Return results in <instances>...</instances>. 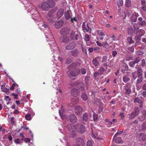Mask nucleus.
Masks as SVG:
<instances>
[{"label": "nucleus", "mask_w": 146, "mask_h": 146, "mask_svg": "<svg viewBox=\"0 0 146 146\" xmlns=\"http://www.w3.org/2000/svg\"><path fill=\"white\" fill-rule=\"evenodd\" d=\"M66 74L69 78L73 80H75V77L78 75L77 72L70 69H68L67 71Z\"/></svg>", "instance_id": "f257e3e1"}, {"label": "nucleus", "mask_w": 146, "mask_h": 146, "mask_svg": "<svg viewBox=\"0 0 146 146\" xmlns=\"http://www.w3.org/2000/svg\"><path fill=\"white\" fill-rule=\"evenodd\" d=\"M71 31L70 27L64 26L61 29L60 33L62 36H64L69 34Z\"/></svg>", "instance_id": "f03ea898"}, {"label": "nucleus", "mask_w": 146, "mask_h": 146, "mask_svg": "<svg viewBox=\"0 0 146 146\" xmlns=\"http://www.w3.org/2000/svg\"><path fill=\"white\" fill-rule=\"evenodd\" d=\"M76 130L81 133H83L86 131V128L82 124L80 123H77L75 125Z\"/></svg>", "instance_id": "7ed1b4c3"}, {"label": "nucleus", "mask_w": 146, "mask_h": 146, "mask_svg": "<svg viewBox=\"0 0 146 146\" xmlns=\"http://www.w3.org/2000/svg\"><path fill=\"white\" fill-rule=\"evenodd\" d=\"M79 36L77 33L74 31H72L70 35V38L71 40H77Z\"/></svg>", "instance_id": "20e7f679"}, {"label": "nucleus", "mask_w": 146, "mask_h": 146, "mask_svg": "<svg viewBox=\"0 0 146 146\" xmlns=\"http://www.w3.org/2000/svg\"><path fill=\"white\" fill-rule=\"evenodd\" d=\"M76 44L73 41L68 43L65 46V49L67 50H71L74 49L76 47Z\"/></svg>", "instance_id": "39448f33"}, {"label": "nucleus", "mask_w": 146, "mask_h": 146, "mask_svg": "<svg viewBox=\"0 0 146 146\" xmlns=\"http://www.w3.org/2000/svg\"><path fill=\"white\" fill-rule=\"evenodd\" d=\"M76 145L79 146H84L85 144V142L83 138L78 137L76 139Z\"/></svg>", "instance_id": "423d86ee"}, {"label": "nucleus", "mask_w": 146, "mask_h": 146, "mask_svg": "<svg viewBox=\"0 0 146 146\" xmlns=\"http://www.w3.org/2000/svg\"><path fill=\"white\" fill-rule=\"evenodd\" d=\"M80 53L79 50L77 49H72L69 52V53L70 56H73L74 57H76L78 56Z\"/></svg>", "instance_id": "0eeeda50"}, {"label": "nucleus", "mask_w": 146, "mask_h": 146, "mask_svg": "<svg viewBox=\"0 0 146 146\" xmlns=\"http://www.w3.org/2000/svg\"><path fill=\"white\" fill-rule=\"evenodd\" d=\"M83 111V109L79 106H77L75 107V112L77 115H82Z\"/></svg>", "instance_id": "6e6552de"}, {"label": "nucleus", "mask_w": 146, "mask_h": 146, "mask_svg": "<svg viewBox=\"0 0 146 146\" xmlns=\"http://www.w3.org/2000/svg\"><path fill=\"white\" fill-rule=\"evenodd\" d=\"M39 6L44 11H47L49 9L47 1L43 2L42 4L40 5Z\"/></svg>", "instance_id": "1a4fd4ad"}, {"label": "nucleus", "mask_w": 146, "mask_h": 146, "mask_svg": "<svg viewBox=\"0 0 146 146\" xmlns=\"http://www.w3.org/2000/svg\"><path fill=\"white\" fill-rule=\"evenodd\" d=\"M80 90L78 89L73 88L71 91V93L72 96L74 97H76L80 94Z\"/></svg>", "instance_id": "9d476101"}, {"label": "nucleus", "mask_w": 146, "mask_h": 146, "mask_svg": "<svg viewBox=\"0 0 146 146\" xmlns=\"http://www.w3.org/2000/svg\"><path fill=\"white\" fill-rule=\"evenodd\" d=\"M82 28L84 32H88L91 31V29L90 27L88 24H87V25H85L84 22L83 23L82 25Z\"/></svg>", "instance_id": "9b49d317"}, {"label": "nucleus", "mask_w": 146, "mask_h": 146, "mask_svg": "<svg viewBox=\"0 0 146 146\" xmlns=\"http://www.w3.org/2000/svg\"><path fill=\"white\" fill-rule=\"evenodd\" d=\"M64 23L63 21L62 20H59L54 23V26L56 28L59 29L63 26Z\"/></svg>", "instance_id": "f8f14e48"}, {"label": "nucleus", "mask_w": 146, "mask_h": 146, "mask_svg": "<svg viewBox=\"0 0 146 146\" xmlns=\"http://www.w3.org/2000/svg\"><path fill=\"white\" fill-rule=\"evenodd\" d=\"M88 121V115L86 113L83 114L82 120L81 122L83 124L85 125L86 123L85 122H87Z\"/></svg>", "instance_id": "ddd939ff"}, {"label": "nucleus", "mask_w": 146, "mask_h": 146, "mask_svg": "<svg viewBox=\"0 0 146 146\" xmlns=\"http://www.w3.org/2000/svg\"><path fill=\"white\" fill-rule=\"evenodd\" d=\"M69 120L70 122L73 123H75L77 122V119L74 114H72L70 115Z\"/></svg>", "instance_id": "4468645a"}, {"label": "nucleus", "mask_w": 146, "mask_h": 146, "mask_svg": "<svg viewBox=\"0 0 146 146\" xmlns=\"http://www.w3.org/2000/svg\"><path fill=\"white\" fill-rule=\"evenodd\" d=\"M68 130L71 133H73L76 131V126L72 124H68L67 126Z\"/></svg>", "instance_id": "2eb2a0df"}, {"label": "nucleus", "mask_w": 146, "mask_h": 146, "mask_svg": "<svg viewBox=\"0 0 146 146\" xmlns=\"http://www.w3.org/2000/svg\"><path fill=\"white\" fill-rule=\"evenodd\" d=\"M76 86L79 89V90L83 91L84 90V83L82 82H77Z\"/></svg>", "instance_id": "dca6fc26"}, {"label": "nucleus", "mask_w": 146, "mask_h": 146, "mask_svg": "<svg viewBox=\"0 0 146 146\" xmlns=\"http://www.w3.org/2000/svg\"><path fill=\"white\" fill-rule=\"evenodd\" d=\"M138 21H139V24L141 27H144L146 26V21L143 18L140 17L138 18Z\"/></svg>", "instance_id": "f3484780"}, {"label": "nucleus", "mask_w": 146, "mask_h": 146, "mask_svg": "<svg viewBox=\"0 0 146 146\" xmlns=\"http://www.w3.org/2000/svg\"><path fill=\"white\" fill-rule=\"evenodd\" d=\"M56 11L53 9H50L48 12L47 14L46 15V19L48 18H52L53 17V14Z\"/></svg>", "instance_id": "a211bd4d"}, {"label": "nucleus", "mask_w": 146, "mask_h": 146, "mask_svg": "<svg viewBox=\"0 0 146 146\" xmlns=\"http://www.w3.org/2000/svg\"><path fill=\"white\" fill-rule=\"evenodd\" d=\"M125 88V93L127 95L130 94L131 92L130 86H129L128 84H126L125 86L124 87Z\"/></svg>", "instance_id": "6ab92c4d"}, {"label": "nucleus", "mask_w": 146, "mask_h": 146, "mask_svg": "<svg viewBox=\"0 0 146 146\" xmlns=\"http://www.w3.org/2000/svg\"><path fill=\"white\" fill-rule=\"evenodd\" d=\"M102 62L103 63V64H102V65L104 66H108V64L107 57L106 56H103L102 58Z\"/></svg>", "instance_id": "aec40b11"}, {"label": "nucleus", "mask_w": 146, "mask_h": 146, "mask_svg": "<svg viewBox=\"0 0 146 146\" xmlns=\"http://www.w3.org/2000/svg\"><path fill=\"white\" fill-rule=\"evenodd\" d=\"M49 8L54 7L55 5V2L53 0H48L47 1Z\"/></svg>", "instance_id": "412c9836"}, {"label": "nucleus", "mask_w": 146, "mask_h": 146, "mask_svg": "<svg viewBox=\"0 0 146 146\" xmlns=\"http://www.w3.org/2000/svg\"><path fill=\"white\" fill-rule=\"evenodd\" d=\"M100 57L98 56L96 57L92 61L93 64L95 66H98L99 64L98 59H100Z\"/></svg>", "instance_id": "4be33fe9"}, {"label": "nucleus", "mask_w": 146, "mask_h": 146, "mask_svg": "<svg viewBox=\"0 0 146 146\" xmlns=\"http://www.w3.org/2000/svg\"><path fill=\"white\" fill-rule=\"evenodd\" d=\"M36 14H32V18L35 21H38V19L40 17V15L38 13V11H36Z\"/></svg>", "instance_id": "5701e85b"}, {"label": "nucleus", "mask_w": 146, "mask_h": 146, "mask_svg": "<svg viewBox=\"0 0 146 146\" xmlns=\"http://www.w3.org/2000/svg\"><path fill=\"white\" fill-rule=\"evenodd\" d=\"M70 38L68 36H63L62 38V42L65 43H67L70 41Z\"/></svg>", "instance_id": "b1692460"}, {"label": "nucleus", "mask_w": 146, "mask_h": 146, "mask_svg": "<svg viewBox=\"0 0 146 146\" xmlns=\"http://www.w3.org/2000/svg\"><path fill=\"white\" fill-rule=\"evenodd\" d=\"M77 65V63L76 62H73L68 67V69H74L75 68Z\"/></svg>", "instance_id": "393cba45"}, {"label": "nucleus", "mask_w": 146, "mask_h": 146, "mask_svg": "<svg viewBox=\"0 0 146 146\" xmlns=\"http://www.w3.org/2000/svg\"><path fill=\"white\" fill-rule=\"evenodd\" d=\"M63 10L62 9H59L58 11L56 14L57 17L58 18L61 17L63 15Z\"/></svg>", "instance_id": "a878e982"}, {"label": "nucleus", "mask_w": 146, "mask_h": 146, "mask_svg": "<svg viewBox=\"0 0 146 146\" xmlns=\"http://www.w3.org/2000/svg\"><path fill=\"white\" fill-rule=\"evenodd\" d=\"M5 86L4 85H2L1 86V89L2 91L5 92V93L7 95L9 94V89L5 87Z\"/></svg>", "instance_id": "bb28decb"}, {"label": "nucleus", "mask_w": 146, "mask_h": 146, "mask_svg": "<svg viewBox=\"0 0 146 146\" xmlns=\"http://www.w3.org/2000/svg\"><path fill=\"white\" fill-rule=\"evenodd\" d=\"M139 139L140 140L145 141L146 140V135L143 133H141L139 134Z\"/></svg>", "instance_id": "cd10ccee"}, {"label": "nucleus", "mask_w": 146, "mask_h": 146, "mask_svg": "<svg viewBox=\"0 0 146 146\" xmlns=\"http://www.w3.org/2000/svg\"><path fill=\"white\" fill-rule=\"evenodd\" d=\"M64 16L65 19L67 20H69L71 18V16L70 14L69 11L68 10L65 13Z\"/></svg>", "instance_id": "c85d7f7f"}, {"label": "nucleus", "mask_w": 146, "mask_h": 146, "mask_svg": "<svg viewBox=\"0 0 146 146\" xmlns=\"http://www.w3.org/2000/svg\"><path fill=\"white\" fill-rule=\"evenodd\" d=\"M78 75L81 73L82 74H84L86 73V70L84 68H81L77 72Z\"/></svg>", "instance_id": "c756f323"}, {"label": "nucleus", "mask_w": 146, "mask_h": 146, "mask_svg": "<svg viewBox=\"0 0 146 146\" xmlns=\"http://www.w3.org/2000/svg\"><path fill=\"white\" fill-rule=\"evenodd\" d=\"M81 98L84 101H86L88 99L87 94L85 93H83L81 95Z\"/></svg>", "instance_id": "7c9ffc66"}, {"label": "nucleus", "mask_w": 146, "mask_h": 146, "mask_svg": "<svg viewBox=\"0 0 146 146\" xmlns=\"http://www.w3.org/2000/svg\"><path fill=\"white\" fill-rule=\"evenodd\" d=\"M143 71L141 67L138 68L137 69V76H142Z\"/></svg>", "instance_id": "2f4dec72"}, {"label": "nucleus", "mask_w": 146, "mask_h": 146, "mask_svg": "<svg viewBox=\"0 0 146 146\" xmlns=\"http://www.w3.org/2000/svg\"><path fill=\"white\" fill-rule=\"evenodd\" d=\"M114 141L116 143H122L123 141L121 139V137H117L115 139Z\"/></svg>", "instance_id": "473e14b6"}, {"label": "nucleus", "mask_w": 146, "mask_h": 146, "mask_svg": "<svg viewBox=\"0 0 146 146\" xmlns=\"http://www.w3.org/2000/svg\"><path fill=\"white\" fill-rule=\"evenodd\" d=\"M128 34L131 36H133V29L131 27L128 28L127 30Z\"/></svg>", "instance_id": "72a5a7b5"}, {"label": "nucleus", "mask_w": 146, "mask_h": 146, "mask_svg": "<svg viewBox=\"0 0 146 146\" xmlns=\"http://www.w3.org/2000/svg\"><path fill=\"white\" fill-rule=\"evenodd\" d=\"M133 36H131V37H128L127 38V40L129 44L133 43L134 42V41L132 39Z\"/></svg>", "instance_id": "f704fd0d"}, {"label": "nucleus", "mask_w": 146, "mask_h": 146, "mask_svg": "<svg viewBox=\"0 0 146 146\" xmlns=\"http://www.w3.org/2000/svg\"><path fill=\"white\" fill-rule=\"evenodd\" d=\"M139 108L138 107H135L134 108V111L132 112L134 113L135 114L137 115H138L139 114Z\"/></svg>", "instance_id": "c9c22d12"}, {"label": "nucleus", "mask_w": 146, "mask_h": 146, "mask_svg": "<svg viewBox=\"0 0 146 146\" xmlns=\"http://www.w3.org/2000/svg\"><path fill=\"white\" fill-rule=\"evenodd\" d=\"M137 115L135 114L134 113L132 112L131 113L129 114V118L130 119H131L133 118H134Z\"/></svg>", "instance_id": "e433bc0d"}, {"label": "nucleus", "mask_w": 146, "mask_h": 146, "mask_svg": "<svg viewBox=\"0 0 146 146\" xmlns=\"http://www.w3.org/2000/svg\"><path fill=\"white\" fill-rule=\"evenodd\" d=\"M131 2L129 0H126L125 5L126 7H129L131 6Z\"/></svg>", "instance_id": "4c0bfd02"}, {"label": "nucleus", "mask_w": 146, "mask_h": 146, "mask_svg": "<svg viewBox=\"0 0 146 146\" xmlns=\"http://www.w3.org/2000/svg\"><path fill=\"white\" fill-rule=\"evenodd\" d=\"M138 78L137 81V83L139 84L141 83L143 80L142 76H138Z\"/></svg>", "instance_id": "58836bf2"}, {"label": "nucleus", "mask_w": 146, "mask_h": 146, "mask_svg": "<svg viewBox=\"0 0 146 146\" xmlns=\"http://www.w3.org/2000/svg\"><path fill=\"white\" fill-rule=\"evenodd\" d=\"M98 118V115L96 114L95 112H94L93 114V119L94 121H97Z\"/></svg>", "instance_id": "ea45409f"}, {"label": "nucleus", "mask_w": 146, "mask_h": 146, "mask_svg": "<svg viewBox=\"0 0 146 146\" xmlns=\"http://www.w3.org/2000/svg\"><path fill=\"white\" fill-rule=\"evenodd\" d=\"M141 58L139 56H138L135 58V60L133 62H134L135 64H138L139 62L140 61Z\"/></svg>", "instance_id": "a19ab883"}, {"label": "nucleus", "mask_w": 146, "mask_h": 146, "mask_svg": "<svg viewBox=\"0 0 146 146\" xmlns=\"http://www.w3.org/2000/svg\"><path fill=\"white\" fill-rule=\"evenodd\" d=\"M130 80V78L126 76H124L123 78V80L125 82H127Z\"/></svg>", "instance_id": "79ce46f5"}, {"label": "nucleus", "mask_w": 146, "mask_h": 146, "mask_svg": "<svg viewBox=\"0 0 146 146\" xmlns=\"http://www.w3.org/2000/svg\"><path fill=\"white\" fill-rule=\"evenodd\" d=\"M134 102L135 103H138L139 104H141L143 103V102L142 100H139L138 98H135L134 100Z\"/></svg>", "instance_id": "37998d69"}, {"label": "nucleus", "mask_w": 146, "mask_h": 146, "mask_svg": "<svg viewBox=\"0 0 146 146\" xmlns=\"http://www.w3.org/2000/svg\"><path fill=\"white\" fill-rule=\"evenodd\" d=\"M127 49L130 53H132L134 51V47L133 46L128 48Z\"/></svg>", "instance_id": "c03bdc74"}, {"label": "nucleus", "mask_w": 146, "mask_h": 146, "mask_svg": "<svg viewBox=\"0 0 146 146\" xmlns=\"http://www.w3.org/2000/svg\"><path fill=\"white\" fill-rule=\"evenodd\" d=\"M102 46L104 48H105L106 49L108 48V44L107 42H102Z\"/></svg>", "instance_id": "a18cd8bd"}, {"label": "nucleus", "mask_w": 146, "mask_h": 146, "mask_svg": "<svg viewBox=\"0 0 146 146\" xmlns=\"http://www.w3.org/2000/svg\"><path fill=\"white\" fill-rule=\"evenodd\" d=\"M90 80V77L87 76H86L84 79V81L86 85H88L89 84V81Z\"/></svg>", "instance_id": "49530a36"}, {"label": "nucleus", "mask_w": 146, "mask_h": 146, "mask_svg": "<svg viewBox=\"0 0 146 146\" xmlns=\"http://www.w3.org/2000/svg\"><path fill=\"white\" fill-rule=\"evenodd\" d=\"M77 82H73L72 81H70L69 82V85L72 86H76Z\"/></svg>", "instance_id": "de8ad7c7"}, {"label": "nucleus", "mask_w": 146, "mask_h": 146, "mask_svg": "<svg viewBox=\"0 0 146 146\" xmlns=\"http://www.w3.org/2000/svg\"><path fill=\"white\" fill-rule=\"evenodd\" d=\"M141 128L143 131H145L146 130V122L143 123L141 126Z\"/></svg>", "instance_id": "09e8293b"}, {"label": "nucleus", "mask_w": 146, "mask_h": 146, "mask_svg": "<svg viewBox=\"0 0 146 146\" xmlns=\"http://www.w3.org/2000/svg\"><path fill=\"white\" fill-rule=\"evenodd\" d=\"M141 35H138L137 36H136L135 37V40L136 42H139V41L141 40Z\"/></svg>", "instance_id": "8fccbe9b"}, {"label": "nucleus", "mask_w": 146, "mask_h": 146, "mask_svg": "<svg viewBox=\"0 0 146 146\" xmlns=\"http://www.w3.org/2000/svg\"><path fill=\"white\" fill-rule=\"evenodd\" d=\"M86 146H93L92 141L90 140H88L87 142Z\"/></svg>", "instance_id": "3c124183"}, {"label": "nucleus", "mask_w": 146, "mask_h": 146, "mask_svg": "<svg viewBox=\"0 0 146 146\" xmlns=\"http://www.w3.org/2000/svg\"><path fill=\"white\" fill-rule=\"evenodd\" d=\"M84 39L86 42L89 41L90 40L89 36L88 35H86L84 37Z\"/></svg>", "instance_id": "603ef678"}, {"label": "nucleus", "mask_w": 146, "mask_h": 146, "mask_svg": "<svg viewBox=\"0 0 146 146\" xmlns=\"http://www.w3.org/2000/svg\"><path fill=\"white\" fill-rule=\"evenodd\" d=\"M131 19L132 22H135L137 20V18L136 17V16H132L131 17Z\"/></svg>", "instance_id": "864d4df0"}, {"label": "nucleus", "mask_w": 146, "mask_h": 146, "mask_svg": "<svg viewBox=\"0 0 146 146\" xmlns=\"http://www.w3.org/2000/svg\"><path fill=\"white\" fill-rule=\"evenodd\" d=\"M31 116V114L29 113H27L26 115L25 116V117L27 120H30Z\"/></svg>", "instance_id": "5fc2aeb1"}, {"label": "nucleus", "mask_w": 146, "mask_h": 146, "mask_svg": "<svg viewBox=\"0 0 146 146\" xmlns=\"http://www.w3.org/2000/svg\"><path fill=\"white\" fill-rule=\"evenodd\" d=\"M142 116L143 117H145V119L146 117V111L145 110H143L142 111Z\"/></svg>", "instance_id": "6e6d98bb"}, {"label": "nucleus", "mask_w": 146, "mask_h": 146, "mask_svg": "<svg viewBox=\"0 0 146 146\" xmlns=\"http://www.w3.org/2000/svg\"><path fill=\"white\" fill-rule=\"evenodd\" d=\"M146 64L145 61V60L144 59H143L141 60V65L142 67L144 66Z\"/></svg>", "instance_id": "4d7b16f0"}, {"label": "nucleus", "mask_w": 146, "mask_h": 146, "mask_svg": "<svg viewBox=\"0 0 146 146\" xmlns=\"http://www.w3.org/2000/svg\"><path fill=\"white\" fill-rule=\"evenodd\" d=\"M72 62V60L70 58H67L66 59V62L67 64H69Z\"/></svg>", "instance_id": "13d9d810"}, {"label": "nucleus", "mask_w": 146, "mask_h": 146, "mask_svg": "<svg viewBox=\"0 0 146 146\" xmlns=\"http://www.w3.org/2000/svg\"><path fill=\"white\" fill-rule=\"evenodd\" d=\"M135 63L133 61H131L130 62L129 64L130 66V67H133L135 65Z\"/></svg>", "instance_id": "bf43d9fd"}, {"label": "nucleus", "mask_w": 146, "mask_h": 146, "mask_svg": "<svg viewBox=\"0 0 146 146\" xmlns=\"http://www.w3.org/2000/svg\"><path fill=\"white\" fill-rule=\"evenodd\" d=\"M98 33L100 36H104L105 35V34L101 31H98Z\"/></svg>", "instance_id": "052dcab7"}, {"label": "nucleus", "mask_w": 146, "mask_h": 146, "mask_svg": "<svg viewBox=\"0 0 146 146\" xmlns=\"http://www.w3.org/2000/svg\"><path fill=\"white\" fill-rule=\"evenodd\" d=\"M138 119L139 120V121H140L141 122H142L145 119V117H143L142 116L138 117Z\"/></svg>", "instance_id": "680f3d73"}, {"label": "nucleus", "mask_w": 146, "mask_h": 146, "mask_svg": "<svg viewBox=\"0 0 146 146\" xmlns=\"http://www.w3.org/2000/svg\"><path fill=\"white\" fill-rule=\"evenodd\" d=\"M105 121L108 122V124L109 125H111L114 124V123H113L112 121H110L109 119H106Z\"/></svg>", "instance_id": "e2e57ef3"}, {"label": "nucleus", "mask_w": 146, "mask_h": 146, "mask_svg": "<svg viewBox=\"0 0 146 146\" xmlns=\"http://www.w3.org/2000/svg\"><path fill=\"white\" fill-rule=\"evenodd\" d=\"M71 101H75V102L73 103V104H76L78 103V100L76 98H74L72 100H71Z\"/></svg>", "instance_id": "0e129e2a"}, {"label": "nucleus", "mask_w": 146, "mask_h": 146, "mask_svg": "<svg viewBox=\"0 0 146 146\" xmlns=\"http://www.w3.org/2000/svg\"><path fill=\"white\" fill-rule=\"evenodd\" d=\"M70 21L71 23H73L74 21L75 22H77V19L76 17H74L73 18H71Z\"/></svg>", "instance_id": "69168bd1"}, {"label": "nucleus", "mask_w": 146, "mask_h": 146, "mask_svg": "<svg viewBox=\"0 0 146 146\" xmlns=\"http://www.w3.org/2000/svg\"><path fill=\"white\" fill-rule=\"evenodd\" d=\"M48 22L50 23H53L54 21V20L50 18H48V19H46Z\"/></svg>", "instance_id": "338daca9"}, {"label": "nucleus", "mask_w": 146, "mask_h": 146, "mask_svg": "<svg viewBox=\"0 0 146 146\" xmlns=\"http://www.w3.org/2000/svg\"><path fill=\"white\" fill-rule=\"evenodd\" d=\"M100 48L99 47H94V50L96 52H98L100 50Z\"/></svg>", "instance_id": "774afa93"}]
</instances>
